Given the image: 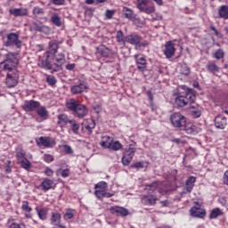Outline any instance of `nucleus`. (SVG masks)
<instances>
[{
	"label": "nucleus",
	"mask_w": 228,
	"mask_h": 228,
	"mask_svg": "<svg viewBox=\"0 0 228 228\" xmlns=\"http://www.w3.org/2000/svg\"><path fill=\"white\" fill-rule=\"evenodd\" d=\"M51 22L53 24V26H56L57 28L61 27V18L58 15V13H53L51 17Z\"/></svg>",
	"instance_id": "f704fd0d"
},
{
	"label": "nucleus",
	"mask_w": 228,
	"mask_h": 228,
	"mask_svg": "<svg viewBox=\"0 0 228 228\" xmlns=\"http://www.w3.org/2000/svg\"><path fill=\"white\" fill-rule=\"evenodd\" d=\"M4 45L5 47H12V45H15L17 49H20L22 47V41L20 39L19 32H11L7 34V39L4 41Z\"/></svg>",
	"instance_id": "39448f33"
},
{
	"label": "nucleus",
	"mask_w": 228,
	"mask_h": 228,
	"mask_svg": "<svg viewBox=\"0 0 228 228\" xmlns=\"http://www.w3.org/2000/svg\"><path fill=\"white\" fill-rule=\"evenodd\" d=\"M32 26L36 31H39L40 33H49L51 31V28L44 25L41 21H36L32 23Z\"/></svg>",
	"instance_id": "5701e85b"
},
{
	"label": "nucleus",
	"mask_w": 228,
	"mask_h": 228,
	"mask_svg": "<svg viewBox=\"0 0 228 228\" xmlns=\"http://www.w3.org/2000/svg\"><path fill=\"white\" fill-rule=\"evenodd\" d=\"M19 61L15 57H8L4 62L0 63V67L4 72L8 74L9 72H15Z\"/></svg>",
	"instance_id": "20e7f679"
},
{
	"label": "nucleus",
	"mask_w": 228,
	"mask_h": 228,
	"mask_svg": "<svg viewBox=\"0 0 228 228\" xmlns=\"http://www.w3.org/2000/svg\"><path fill=\"white\" fill-rule=\"evenodd\" d=\"M115 195V193L113 192H107L106 191L102 194V199H104V197L106 199H111V197H113Z\"/></svg>",
	"instance_id": "13d9d810"
},
{
	"label": "nucleus",
	"mask_w": 228,
	"mask_h": 228,
	"mask_svg": "<svg viewBox=\"0 0 228 228\" xmlns=\"http://www.w3.org/2000/svg\"><path fill=\"white\" fill-rule=\"evenodd\" d=\"M110 211L112 215H115L116 216H128L130 215L129 210L123 207H111L110 208Z\"/></svg>",
	"instance_id": "ddd939ff"
},
{
	"label": "nucleus",
	"mask_w": 228,
	"mask_h": 228,
	"mask_svg": "<svg viewBox=\"0 0 228 228\" xmlns=\"http://www.w3.org/2000/svg\"><path fill=\"white\" fill-rule=\"evenodd\" d=\"M134 60L139 72H145L147 70V60L142 54L134 55Z\"/></svg>",
	"instance_id": "6e6552de"
},
{
	"label": "nucleus",
	"mask_w": 228,
	"mask_h": 228,
	"mask_svg": "<svg viewBox=\"0 0 228 228\" xmlns=\"http://www.w3.org/2000/svg\"><path fill=\"white\" fill-rule=\"evenodd\" d=\"M45 174L48 177H52V175L54 174V171H53V169H51L50 167H46L45 170Z\"/></svg>",
	"instance_id": "052dcab7"
},
{
	"label": "nucleus",
	"mask_w": 228,
	"mask_h": 228,
	"mask_svg": "<svg viewBox=\"0 0 228 228\" xmlns=\"http://www.w3.org/2000/svg\"><path fill=\"white\" fill-rule=\"evenodd\" d=\"M134 152H136V149L134 148H128V150L125 152L123 158H122V163L125 167H127L129 163L133 160V158L134 156Z\"/></svg>",
	"instance_id": "2eb2a0df"
},
{
	"label": "nucleus",
	"mask_w": 228,
	"mask_h": 228,
	"mask_svg": "<svg viewBox=\"0 0 228 228\" xmlns=\"http://www.w3.org/2000/svg\"><path fill=\"white\" fill-rule=\"evenodd\" d=\"M69 175H70V170L69 168L62 170L61 177H69Z\"/></svg>",
	"instance_id": "680f3d73"
},
{
	"label": "nucleus",
	"mask_w": 228,
	"mask_h": 228,
	"mask_svg": "<svg viewBox=\"0 0 228 228\" xmlns=\"http://www.w3.org/2000/svg\"><path fill=\"white\" fill-rule=\"evenodd\" d=\"M36 113L42 118L43 120H47L49 118V111L45 108V106H42L39 103V107L36 109Z\"/></svg>",
	"instance_id": "4be33fe9"
},
{
	"label": "nucleus",
	"mask_w": 228,
	"mask_h": 228,
	"mask_svg": "<svg viewBox=\"0 0 228 228\" xmlns=\"http://www.w3.org/2000/svg\"><path fill=\"white\" fill-rule=\"evenodd\" d=\"M140 42H142V37L136 33H131L126 37V43L130 44L131 45H135V47Z\"/></svg>",
	"instance_id": "a211bd4d"
},
{
	"label": "nucleus",
	"mask_w": 228,
	"mask_h": 228,
	"mask_svg": "<svg viewBox=\"0 0 228 228\" xmlns=\"http://www.w3.org/2000/svg\"><path fill=\"white\" fill-rule=\"evenodd\" d=\"M88 88V86L85 81L79 82L78 85L72 86L70 88L71 94L73 95H77L79 94H83V92H86V89Z\"/></svg>",
	"instance_id": "4468645a"
},
{
	"label": "nucleus",
	"mask_w": 228,
	"mask_h": 228,
	"mask_svg": "<svg viewBox=\"0 0 228 228\" xmlns=\"http://www.w3.org/2000/svg\"><path fill=\"white\" fill-rule=\"evenodd\" d=\"M38 67H41V69H46V70H53V65L51 62H49V60H41L38 61Z\"/></svg>",
	"instance_id": "72a5a7b5"
},
{
	"label": "nucleus",
	"mask_w": 228,
	"mask_h": 228,
	"mask_svg": "<svg viewBox=\"0 0 228 228\" xmlns=\"http://www.w3.org/2000/svg\"><path fill=\"white\" fill-rule=\"evenodd\" d=\"M32 13L35 17H42V15H44V9L40 7H34Z\"/></svg>",
	"instance_id": "a18cd8bd"
},
{
	"label": "nucleus",
	"mask_w": 228,
	"mask_h": 228,
	"mask_svg": "<svg viewBox=\"0 0 228 228\" xmlns=\"http://www.w3.org/2000/svg\"><path fill=\"white\" fill-rule=\"evenodd\" d=\"M51 3L53 4H56L57 6H60L65 3V0H51Z\"/></svg>",
	"instance_id": "0e129e2a"
},
{
	"label": "nucleus",
	"mask_w": 228,
	"mask_h": 228,
	"mask_svg": "<svg viewBox=\"0 0 228 228\" xmlns=\"http://www.w3.org/2000/svg\"><path fill=\"white\" fill-rule=\"evenodd\" d=\"M74 213H76V211L74 209L69 208L66 210V213L63 216V219L64 220H72V218H74Z\"/></svg>",
	"instance_id": "79ce46f5"
},
{
	"label": "nucleus",
	"mask_w": 228,
	"mask_h": 228,
	"mask_svg": "<svg viewBox=\"0 0 228 228\" xmlns=\"http://www.w3.org/2000/svg\"><path fill=\"white\" fill-rule=\"evenodd\" d=\"M184 131L187 133V134H195V126L191 125L190 126H187L185 125V127H183Z\"/></svg>",
	"instance_id": "8fccbe9b"
},
{
	"label": "nucleus",
	"mask_w": 228,
	"mask_h": 228,
	"mask_svg": "<svg viewBox=\"0 0 228 228\" xmlns=\"http://www.w3.org/2000/svg\"><path fill=\"white\" fill-rule=\"evenodd\" d=\"M40 107V102L35 100L26 101L24 104L21 106L24 111H37V109Z\"/></svg>",
	"instance_id": "9b49d317"
},
{
	"label": "nucleus",
	"mask_w": 228,
	"mask_h": 228,
	"mask_svg": "<svg viewBox=\"0 0 228 228\" xmlns=\"http://www.w3.org/2000/svg\"><path fill=\"white\" fill-rule=\"evenodd\" d=\"M223 213L220 208H214L210 212L209 218L210 220H213L215 218H218V216H222Z\"/></svg>",
	"instance_id": "a19ab883"
},
{
	"label": "nucleus",
	"mask_w": 228,
	"mask_h": 228,
	"mask_svg": "<svg viewBox=\"0 0 228 228\" xmlns=\"http://www.w3.org/2000/svg\"><path fill=\"white\" fill-rule=\"evenodd\" d=\"M66 108L77 118H85L88 115V108L75 99L68 101Z\"/></svg>",
	"instance_id": "f257e3e1"
},
{
	"label": "nucleus",
	"mask_w": 228,
	"mask_h": 228,
	"mask_svg": "<svg viewBox=\"0 0 228 228\" xmlns=\"http://www.w3.org/2000/svg\"><path fill=\"white\" fill-rule=\"evenodd\" d=\"M134 168H143V163L136 162L132 166Z\"/></svg>",
	"instance_id": "338daca9"
},
{
	"label": "nucleus",
	"mask_w": 228,
	"mask_h": 228,
	"mask_svg": "<svg viewBox=\"0 0 228 228\" xmlns=\"http://www.w3.org/2000/svg\"><path fill=\"white\" fill-rule=\"evenodd\" d=\"M170 122L175 129L183 130L186 126V117L180 112H175L170 116Z\"/></svg>",
	"instance_id": "7ed1b4c3"
},
{
	"label": "nucleus",
	"mask_w": 228,
	"mask_h": 228,
	"mask_svg": "<svg viewBox=\"0 0 228 228\" xmlns=\"http://www.w3.org/2000/svg\"><path fill=\"white\" fill-rule=\"evenodd\" d=\"M159 188V183L153 182L150 184L145 185L144 190L152 193L153 191H156V190H158Z\"/></svg>",
	"instance_id": "e433bc0d"
},
{
	"label": "nucleus",
	"mask_w": 228,
	"mask_h": 228,
	"mask_svg": "<svg viewBox=\"0 0 228 228\" xmlns=\"http://www.w3.org/2000/svg\"><path fill=\"white\" fill-rule=\"evenodd\" d=\"M206 67L208 72H210V74H216L220 72V67L216 65L214 62H211V61L208 62Z\"/></svg>",
	"instance_id": "2f4dec72"
},
{
	"label": "nucleus",
	"mask_w": 228,
	"mask_h": 228,
	"mask_svg": "<svg viewBox=\"0 0 228 228\" xmlns=\"http://www.w3.org/2000/svg\"><path fill=\"white\" fill-rule=\"evenodd\" d=\"M122 12L125 19H128V20H134V19H136V14H134V11L131 8L123 7Z\"/></svg>",
	"instance_id": "cd10ccee"
},
{
	"label": "nucleus",
	"mask_w": 228,
	"mask_h": 228,
	"mask_svg": "<svg viewBox=\"0 0 228 228\" xmlns=\"http://www.w3.org/2000/svg\"><path fill=\"white\" fill-rule=\"evenodd\" d=\"M19 83V70H14V72H9L6 74L5 84L8 88H13L17 86Z\"/></svg>",
	"instance_id": "423d86ee"
},
{
	"label": "nucleus",
	"mask_w": 228,
	"mask_h": 228,
	"mask_svg": "<svg viewBox=\"0 0 228 228\" xmlns=\"http://www.w3.org/2000/svg\"><path fill=\"white\" fill-rule=\"evenodd\" d=\"M44 161H45V163H52V161H54V157H53V155L45 154L44 156Z\"/></svg>",
	"instance_id": "5fc2aeb1"
},
{
	"label": "nucleus",
	"mask_w": 228,
	"mask_h": 228,
	"mask_svg": "<svg viewBox=\"0 0 228 228\" xmlns=\"http://www.w3.org/2000/svg\"><path fill=\"white\" fill-rule=\"evenodd\" d=\"M163 53L166 58H172L174 54H175V44H174L172 41L167 42Z\"/></svg>",
	"instance_id": "f8f14e48"
},
{
	"label": "nucleus",
	"mask_w": 228,
	"mask_h": 228,
	"mask_svg": "<svg viewBox=\"0 0 228 228\" xmlns=\"http://www.w3.org/2000/svg\"><path fill=\"white\" fill-rule=\"evenodd\" d=\"M113 15H115V11L107 10V11L105 12V17H106V19H108V20L113 19Z\"/></svg>",
	"instance_id": "4d7b16f0"
},
{
	"label": "nucleus",
	"mask_w": 228,
	"mask_h": 228,
	"mask_svg": "<svg viewBox=\"0 0 228 228\" xmlns=\"http://www.w3.org/2000/svg\"><path fill=\"white\" fill-rule=\"evenodd\" d=\"M147 45H149V42L148 41H139V43L137 44V45L135 46V49H143L144 47H147Z\"/></svg>",
	"instance_id": "864d4df0"
},
{
	"label": "nucleus",
	"mask_w": 228,
	"mask_h": 228,
	"mask_svg": "<svg viewBox=\"0 0 228 228\" xmlns=\"http://www.w3.org/2000/svg\"><path fill=\"white\" fill-rule=\"evenodd\" d=\"M36 142L39 147H45L46 149H51L56 145L54 139L52 137L41 136L36 140Z\"/></svg>",
	"instance_id": "0eeeda50"
},
{
	"label": "nucleus",
	"mask_w": 228,
	"mask_h": 228,
	"mask_svg": "<svg viewBox=\"0 0 228 228\" xmlns=\"http://www.w3.org/2000/svg\"><path fill=\"white\" fill-rule=\"evenodd\" d=\"M21 209H22V211H25L26 213H31V211H32L31 207H29V202H28L26 200L22 201Z\"/></svg>",
	"instance_id": "de8ad7c7"
},
{
	"label": "nucleus",
	"mask_w": 228,
	"mask_h": 228,
	"mask_svg": "<svg viewBox=\"0 0 228 228\" xmlns=\"http://www.w3.org/2000/svg\"><path fill=\"white\" fill-rule=\"evenodd\" d=\"M81 126L83 131H86L87 134H92L93 130L95 129V121L92 118H86Z\"/></svg>",
	"instance_id": "9d476101"
},
{
	"label": "nucleus",
	"mask_w": 228,
	"mask_h": 228,
	"mask_svg": "<svg viewBox=\"0 0 228 228\" xmlns=\"http://www.w3.org/2000/svg\"><path fill=\"white\" fill-rule=\"evenodd\" d=\"M116 40H117L118 44L126 45V37H124V32L122 30H118L116 33Z\"/></svg>",
	"instance_id": "4c0bfd02"
},
{
	"label": "nucleus",
	"mask_w": 228,
	"mask_h": 228,
	"mask_svg": "<svg viewBox=\"0 0 228 228\" xmlns=\"http://www.w3.org/2000/svg\"><path fill=\"white\" fill-rule=\"evenodd\" d=\"M113 142V138L105 135L102 137V141L100 142L101 147H102L103 149H110V147H111V143Z\"/></svg>",
	"instance_id": "c756f323"
},
{
	"label": "nucleus",
	"mask_w": 228,
	"mask_h": 228,
	"mask_svg": "<svg viewBox=\"0 0 228 228\" xmlns=\"http://www.w3.org/2000/svg\"><path fill=\"white\" fill-rule=\"evenodd\" d=\"M9 13L14 17H26L28 15V9L26 8H12L9 10Z\"/></svg>",
	"instance_id": "b1692460"
},
{
	"label": "nucleus",
	"mask_w": 228,
	"mask_h": 228,
	"mask_svg": "<svg viewBox=\"0 0 228 228\" xmlns=\"http://www.w3.org/2000/svg\"><path fill=\"white\" fill-rule=\"evenodd\" d=\"M195 99H197V96L195 95V93H193V89H190L188 93H186V95H179L175 99V104L178 108H184V106H188V104H191V102H195Z\"/></svg>",
	"instance_id": "f03ea898"
},
{
	"label": "nucleus",
	"mask_w": 228,
	"mask_h": 228,
	"mask_svg": "<svg viewBox=\"0 0 228 228\" xmlns=\"http://www.w3.org/2000/svg\"><path fill=\"white\" fill-rule=\"evenodd\" d=\"M69 124L71 125V131L74 134H79V123L76 119H70Z\"/></svg>",
	"instance_id": "c9c22d12"
},
{
	"label": "nucleus",
	"mask_w": 228,
	"mask_h": 228,
	"mask_svg": "<svg viewBox=\"0 0 228 228\" xmlns=\"http://www.w3.org/2000/svg\"><path fill=\"white\" fill-rule=\"evenodd\" d=\"M55 61H57V63H55L54 65L56 67H61L65 63V61H66L65 54L58 53V55L55 58Z\"/></svg>",
	"instance_id": "ea45409f"
},
{
	"label": "nucleus",
	"mask_w": 228,
	"mask_h": 228,
	"mask_svg": "<svg viewBox=\"0 0 228 228\" xmlns=\"http://www.w3.org/2000/svg\"><path fill=\"white\" fill-rule=\"evenodd\" d=\"M216 129H225L227 126V118L224 115H217L214 119Z\"/></svg>",
	"instance_id": "dca6fc26"
},
{
	"label": "nucleus",
	"mask_w": 228,
	"mask_h": 228,
	"mask_svg": "<svg viewBox=\"0 0 228 228\" xmlns=\"http://www.w3.org/2000/svg\"><path fill=\"white\" fill-rule=\"evenodd\" d=\"M10 228H26V225H24L22 224L12 223L10 225Z\"/></svg>",
	"instance_id": "bf43d9fd"
},
{
	"label": "nucleus",
	"mask_w": 228,
	"mask_h": 228,
	"mask_svg": "<svg viewBox=\"0 0 228 228\" xmlns=\"http://www.w3.org/2000/svg\"><path fill=\"white\" fill-rule=\"evenodd\" d=\"M58 53V43L54 41L49 42V51L50 54H56Z\"/></svg>",
	"instance_id": "58836bf2"
},
{
	"label": "nucleus",
	"mask_w": 228,
	"mask_h": 228,
	"mask_svg": "<svg viewBox=\"0 0 228 228\" xmlns=\"http://www.w3.org/2000/svg\"><path fill=\"white\" fill-rule=\"evenodd\" d=\"M224 56V50L222 49L217 50L214 54V57L216 58V60H222Z\"/></svg>",
	"instance_id": "603ef678"
},
{
	"label": "nucleus",
	"mask_w": 228,
	"mask_h": 228,
	"mask_svg": "<svg viewBox=\"0 0 228 228\" xmlns=\"http://www.w3.org/2000/svg\"><path fill=\"white\" fill-rule=\"evenodd\" d=\"M57 118V124L59 126H67V124H70V119H69V116H67V114H60Z\"/></svg>",
	"instance_id": "7c9ffc66"
},
{
	"label": "nucleus",
	"mask_w": 228,
	"mask_h": 228,
	"mask_svg": "<svg viewBox=\"0 0 228 228\" xmlns=\"http://www.w3.org/2000/svg\"><path fill=\"white\" fill-rule=\"evenodd\" d=\"M63 151L66 154H73L74 153V151H72V147H70L67 144L63 145Z\"/></svg>",
	"instance_id": "6e6d98bb"
},
{
	"label": "nucleus",
	"mask_w": 228,
	"mask_h": 228,
	"mask_svg": "<svg viewBox=\"0 0 228 228\" xmlns=\"http://www.w3.org/2000/svg\"><path fill=\"white\" fill-rule=\"evenodd\" d=\"M197 181V178L194 176H190L186 182H185V190L189 193H191V190H193V187L195 186V182Z\"/></svg>",
	"instance_id": "c85d7f7f"
},
{
	"label": "nucleus",
	"mask_w": 228,
	"mask_h": 228,
	"mask_svg": "<svg viewBox=\"0 0 228 228\" xmlns=\"http://www.w3.org/2000/svg\"><path fill=\"white\" fill-rule=\"evenodd\" d=\"M190 212L194 218H204L206 216V210L200 208L192 207Z\"/></svg>",
	"instance_id": "412c9836"
},
{
	"label": "nucleus",
	"mask_w": 228,
	"mask_h": 228,
	"mask_svg": "<svg viewBox=\"0 0 228 228\" xmlns=\"http://www.w3.org/2000/svg\"><path fill=\"white\" fill-rule=\"evenodd\" d=\"M50 222L51 224L54 225L55 227L65 228V225L61 224V214L58 212L52 213Z\"/></svg>",
	"instance_id": "f3484780"
},
{
	"label": "nucleus",
	"mask_w": 228,
	"mask_h": 228,
	"mask_svg": "<svg viewBox=\"0 0 228 228\" xmlns=\"http://www.w3.org/2000/svg\"><path fill=\"white\" fill-rule=\"evenodd\" d=\"M95 191L94 195H96L97 199H102V194L108 191V183L102 181L94 185Z\"/></svg>",
	"instance_id": "1a4fd4ad"
},
{
	"label": "nucleus",
	"mask_w": 228,
	"mask_h": 228,
	"mask_svg": "<svg viewBox=\"0 0 228 228\" xmlns=\"http://www.w3.org/2000/svg\"><path fill=\"white\" fill-rule=\"evenodd\" d=\"M154 7L151 6V7H144V10L143 12H145V13H148V14H151V13H154Z\"/></svg>",
	"instance_id": "e2e57ef3"
},
{
	"label": "nucleus",
	"mask_w": 228,
	"mask_h": 228,
	"mask_svg": "<svg viewBox=\"0 0 228 228\" xmlns=\"http://www.w3.org/2000/svg\"><path fill=\"white\" fill-rule=\"evenodd\" d=\"M40 188L43 191H49V190L54 188V182L49 178H45L40 184Z\"/></svg>",
	"instance_id": "393cba45"
},
{
	"label": "nucleus",
	"mask_w": 228,
	"mask_h": 228,
	"mask_svg": "<svg viewBox=\"0 0 228 228\" xmlns=\"http://www.w3.org/2000/svg\"><path fill=\"white\" fill-rule=\"evenodd\" d=\"M147 4H149V0H137V8L143 12L145 10Z\"/></svg>",
	"instance_id": "37998d69"
},
{
	"label": "nucleus",
	"mask_w": 228,
	"mask_h": 228,
	"mask_svg": "<svg viewBox=\"0 0 228 228\" xmlns=\"http://www.w3.org/2000/svg\"><path fill=\"white\" fill-rule=\"evenodd\" d=\"M224 183L228 185V170L224 173Z\"/></svg>",
	"instance_id": "774afa93"
},
{
	"label": "nucleus",
	"mask_w": 228,
	"mask_h": 228,
	"mask_svg": "<svg viewBox=\"0 0 228 228\" xmlns=\"http://www.w3.org/2000/svg\"><path fill=\"white\" fill-rule=\"evenodd\" d=\"M46 82L48 83V85L50 86H54V85H56L57 83V80H56V77L53 75H48L46 77Z\"/></svg>",
	"instance_id": "49530a36"
},
{
	"label": "nucleus",
	"mask_w": 228,
	"mask_h": 228,
	"mask_svg": "<svg viewBox=\"0 0 228 228\" xmlns=\"http://www.w3.org/2000/svg\"><path fill=\"white\" fill-rule=\"evenodd\" d=\"M36 211L37 213V216L39 220L45 221L47 220V215L49 213V208H36Z\"/></svg>",
	"instance_id": "bb28decb"
},
{
	"label": "nucleus",
	"mask_w": 228,
	"mask_h": 228,
	"mask_svg": "<svg viewBox=\"0 0 228 228\" xmlns=\"http://www.w3.org/2000/svg\"><path fill=\"white\" fill-rule=\"evenodd\" d=\"M96 53L97 54H100V56H102V58H110V56L113 54L111 49L106 47V45H99L96 48Z\"/></svg>",
	"instance_id": "6ab92c4d"
},
{
	"label": "nucleus",
	"mask_w": 228,
	"mask_h": 228,
	"mask_svg": "<svg viewBox=\"0 0 228 228\" xmlns=\"http://www.w3.org/2000/svg\"><path fill=\"white\" fill-rule=\"evenodd\" d=\"M109 149H111L112 151H120V149H122V143L118 141L112 142Z\"/></svg>",
	"instance_id": "c03bdc74"
},
{
	"label": "nucleus",
	"mask_w": 228,
	"mask_h": 228,
	"mask_svg": "<svg viewBox=\"0 0 228 228\" xmlns=\"http://www.w3.org/2000/svg\"><path fill=\"white\" fill-rule=\"evenodd\" d=\"M190 111L194 118H199L202 115V109L195 102L190 103Z\"/></svg>",
	"instance_id": "aec40b11"
},
{
	"label": "nucleus",
	"mask_w": 228,
	"mask_h": 228,
	"mask_svg": "<svg viewBox=\"0 0 228 228\" xmlns=\"http://www.w3.org/2000/svg\"><path fill=\"white\" fill-rule=\"evenodd\" d=\"M156 200H158V198L155 195L143 196L142 198V203L144 206H156Z\"/></svg>",
	"instance_id": "a878e982"
},
{
	"label": "nucleus",
	"mask_w": 228,
	"mask_h": 228,
	"mask_svg": "<svg viewBox=\"0 0 228 228\" xmlns=\"http://www.w3.org/2000/svg\"><path fill=\"white\" fill-rule=\"evenodd\" d=\"M24 156H26V153L22 151H19L16 154L17 159H24Z\"/></svg>",
	"instance_id": "69168bd1"
},
{
	"label": "nucleus",
	"mask_w": 228,
	"mask_h": 228,
	"mask_svg": "<svg viewBox=\"0 0 228 228\" xmlns=\"http://www.w3.org/2000/svg\"><path fill=\"white\" fill-rule=\"evenodd\" d=\"M180 72L183 76H188L190 74V68L188 66H186V64H183L181 66Z\"/></svg>",
	"instance_id": "3c124183"
},
{
	"label": "nucleus",
	"mask_w": 228,
	"mask_h": 228,
	"mask_svg": "<svg viewBox=\"0 0 228 228\" xmlns=\"http://www.w3.org/2000/svg\"><path fill=\"white\" fill-rule=\"evenodd\" d=\"M218 15L221 19H228V5H222L218 10Z\"/></svg>",
	"instance_id": "473e14b6"
},
{
	"label": "nucleus",
	"mask_w": 228,
	"mask_h": 228,
	"mask_svg": "<svg viewBox=\"0 0 228 228\" xmlns=\"http://www.w3.org/2000/svg\"><path fill=\"white\" fill-rule=\"evenodd\" d=\"M20 166L22 168H25V170H28V168H31V162L27 159H24L20 161Z\"/></svg>",
	"instance_id": "09e8293b"
}]
</instances>
